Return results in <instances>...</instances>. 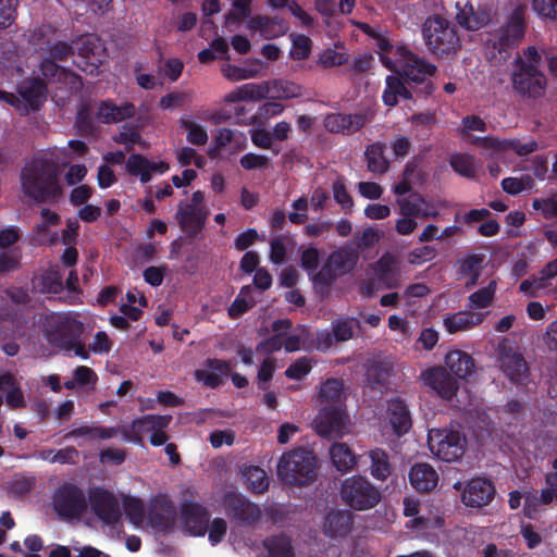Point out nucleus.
<instances>
[{"label":"nucleus","mask_w":557,"mask_h":557,"mask_svg":"<svg viewBox=\"0 0 557 557\" xmlns=\"http://www.w3.org/2000/svg\"><path fill=\"white\" fill-rule=\"evenodd\" d=\"M451 169L459 175L472 178L475 175L473 158L467 153H455L449 159Z\"/></svg>","instance_id":"obj_47"},{"label":"nucleus","mask_w":557,"mask_h":557,"mask_svg":"<svg viewBox=\"0 0 557 557\" xmlns=\"http://www.w3.org/2000/svg\"><path fill=\"white\" fill-rule=\"evenodd\" d=\"M369 458L371 476L376 481H386L393 472L388 454L382 448H374L369 451Z\"/></svg>","instance_id":"obj_33"},{"label":"nucleus","mask_w":557,"mask_h":557,"mask_svg":"<svg viewBox=\"0 0 557 557\" xmlns=\"http://www.w3.org/2000/svg\"><path fill=\"white\" fill-rule=\"evenodd\" d=\"M354 517L348 510H336L325 517V534L331 537L347 536L352 528Z\"/></svg>","instance_id":"obj_28"},{"label":"nucleus","mask_w":557,"mask_h":557,"mask_svg":"<svg viewBox=\"0 0 557 557\" xmlns=\"http://www.w3.org/2000/svg\"><path fill=\"white\" fill-rule=\"evenodd\" d=\"M252 0H233L231 10L225 14V25H238L251 16Z\"/></svg>","instance_id":"obj_40"},{"label":"nucleus","mask_w":557,"mask_h":557,"mask_svg":"<svg viewBox=\"0 0 557 557\" xmlns=\"http://www.w3.org/2000/svg\"><path fill=\"white\" fill-rule=\"evenodd\" d=\"M208 213L207 209H194L193 206H187V202L181 201L175 219L186 236L194 239L205 227Z\"/></svg>","instance_id":"obj_18"},{"label":"nucleus","mask_w":557,"mask_h":557,"mask_svg":"<svg viewBox=\"0 0 557 557\" xmlns=\"http://www.w3.org/2000/svg\"><path fill=\"white\" fill-rule=\"evenodd\" d=\"M247 28L258 30L265 39H274L286 34L288 27L285 22L277 17H269L265 15H255L247 23Z\"/></svg>","instance_id":"obj_26"},{"label":"nucleus","mask_w":557,"mask_h":557,"mask_svg":"<svg viewBox=\"0 0 557 557\" xmlns=\"http://www.w3.org/2000/svg\"><path fill=\"white\" fill-rule=\"evenodd\" d=\"M75 125L82 134H91L94 132L95 126L91 117V108L88 103L81 106L76 115Z\"/></svg>","instance_id":"obj_59"},{"label":"nucleus","mask_w":557,"mask_h":557,"mask_svg":"<svg viewBox=\"0 0 557 557\" xmlns=\"http://www.w3.org/2000/svg\"><path fill=\"white\" fill-rule=\"evenodd\" d=\"M277 475L285 484H310L317 478V459L310 450L293 449L282 455L277 465Z\"/></svg>","instance_id":"obj_6"},{"label":"nucleus","mask_w":557,"mask_h":557,"mask_svg":"<svg viewBox=\"0 0 557 557\" xmlns=\"http://www.w3.org/2000/svg\"><path fill=\"white\" fill-rule=\"evenodd\" d=\"M343 388L344 384L341 380L334 377L327 379L320 386L319 399L325 403H338Z\"/></svg>","instance_id":"obj_45"},{"label":"nucleus","mask_w":557,"mask_h":557,"mask_svg":"<svg viewBox=\"0 0 557 557\" xmlns=\"http://www.w3.org/2000/svg\"><path fill=\"white\" fill-rule=\"evenodd\" d=\"M74 51L77 50L78 55L84 59H89L90 55L96 53V49L98 48L96 44V38L92 36H82L77 40H73Z\"/></svg>","instance_id":"obj_64"},{"label":"nucleus","mask_w":557,"mask_h":557,"mask_svg":"<svg viewBox=\"0 0 557 557\" xmlns=\"http://www.w3.org/2000/svg\"><path fill=\"white\" fill-rule=\"evenodd\" d=\"M126 172L132 176H139L140 182L146 184L151 181V173L163 174L169 171L170 165L164 161H150L140 153H132L125 164Z\"/></svg>","instance_id":"obj_21"},{"label":"nucleus","mask_w":557,"mask_h":557,"mask_svg":"<svg viewBox=\"0 0 557 557\" xmlns=\"http://www.w3.org/2000/svg\"><path fill=\"white\" fill-rule=\"evenodd\" d=\"M123 506L128 520L139 525L145 519V507L140 498L133 496H125L123 499Z\"/></svg>","instance_id":"obj_49"},{"label":"nucleus","mask_w":557,"mask_h":557,"mask_svg":"<svg viewBox=\"0 0 557 557\" xmlns=\"http://www.w3.org/2000/svg\"><path fill=\"white\" fill-rule=\"evenodd\" d=\"M422 36L429 52L437 58L453 55L461 47L456 26L438 14L424 21Z\"/></svg>","instance_id":"obj_5"},{"label":"nucleus","mask_w":557,"mask_h":557,"mask_svg":"<svg viewBox=\"0 0 557 557\" xmlns=\"http://www.w3.org/2000/svg\"><path fill=\"white\" fill-rule=\"evenodd\" d=\"M222 73L228 81L239 82L256 77L258 75V70L240 67L233 64H225L222 66Z\"/></svg>","instance_id":"obj_55"},{"label":"nucleus","mask_w":557,"mask_h":557,"mask_svg":"<svg viewBox=\"0 0 557 557\" xmlns=\"http://www.w3.org/2000/svg\"><path fill=\"white\" fill-rule=\"evenodd\" d=\"M486 257L484 253H466L456 261V272L459 278L465 275L482 273L485 267Z\"/></svg>","instance_id":"obj_38"},{"label":"nucleus","mask_w":557,"mask_h":557,"mask_svg":"<svg viewBox=\"0 0 557 557\" xmlns=\"http://www.w3.org/2000/svg\"><path fill=\"white\" fill-rule=\"evenodd\" d=\"M17 92L28 114L30 111H38L42 106L46 100L47 84L38 77L28 78L17 86Z\"/></svg>","instance_id":"obj_24"},{"label":"nucleus","mask_w":557,"mask_h":557,"mask_svg":"<svg viewBox=\"0 0 557 557\" xmlns=\"http://www.w3.org/2000/svg\"><path fill=\"white\" fill-rule=\"evenodd\" d=\"M446 367L458 379H467L474 371L473 358L462 350H451L445 357Z\"/></svg>","instance_id":"obj_29"},{"label":"nucleus","mask_w":557,"mask_h":557,"mask_svg":"<svg viewBox=\"0 0 557 557\" xmlns=\"http://www.w3.org/2000/svg\"><path fill=\"white\" fill-rule=\"evenodd\" d=\"M248 488L256 493L261 494L268 491L269 488V478L263 469L260 467L253 466L249 467L245 472Z\"/></svg>","instance_id":"obj_44"},{"label":"nucleus","mask_w":557,"mask_h":557,"mask_svg":"<svg viewBox=\"0 0 557 557\" xmlns=\"http://www.w3.org/2000/svg\"><path fill=\"white\" fill-rule=\"evenodd\" d=\"M359 323L355 319H339L332 323V332L336 342H346L354 336V329Z\"/></svg>","instance_id":"obj_50"},{"label":"nucleus","mask_w":557,"mask_h":557,"mask_svg":"<svg viewBox=\"0 0 557 557\" xmlns=\"http://www.w3.org/2000/svg\"><path fill=\"white\" fill-rule=\"evenodd\" d=\"M333 197L336 203L341 206L343 210H351L354 206L352 197L346 189V186L342 180H336L332 185Z\"/></svg>","instance_id":"obj_60"},{"label":"nucleus","mask_w":557,"mask_h":557,"mask_svg":"<svg viewBox=\"0 0 557 557\" xmlns=\"http://www.w3.org/2000/svg\"><path fill=\"white\" fill-rule=\"evenodd\" d=\"M496 362L503 374L513 384L525 385L530 368L520 348L509 341H503L497 347Z\"/></svg>","instance_id":"obj_10"},{"label":"nucleus","mask_w":557,"mask_h":557,"mask_svg":"<svg viewBox=\"0 0 557 557\" xmlns=\"http://www.w3.org/2000/svg\"><path fill=\"white\" fill-rule=\"evenodd\" d=\"M18 0H0V29L10 27L17 16Z\"/></svg>","instance_id":"obj_52"},{"label":"nucleus","mask_w":557,"mask_h":557,"mask_svg":"<svg viewBox=\"0 0 557 557\" xmlns=\"http://www.w3.org/2000/svg\"><path fill=\"white\" fill-rule=\"evenodd\" d=\"M151 431L150 423L146 420V416H143L133 420L131 425L122 428L121 434L125 441L141 444L144 435Z\"/></svg>","instance_id":"obj_41"},{"label":"nucleus","mask_w":557,"mask_h":557,"mask_svg":"<svg viewBox=\"0 0 557 557\" xmlns=\"http://www.w3.org/2000/svg\"><path fill=\"white\" fill-rule=\"evenodd\" d=\"M548 278L545 275L541 274L539 277H531L521 282L519 289L521 293L530 296L536 297L537 292L545 289L547 287Z\"/></svg>","instance_id":"obj_63"},{"label":"nucleus","mask_w":557,"mask_h":557,"mask_svg":"<svg viewBox=\"0 0 557 557\" xmlns=\"http://www.w3.org/2000/svg\"><path fill=\"white\" fill-rule=\"evenodd\" d=\"M389 376L388 367L381 361H373L366 372V381L372 388H381L387 384Z\"/></svg>","instance_id":"obj_42"},{"label":"nucleus","mask_w":557,"mask_h":557,"mask_svg":"<svg viewBox=\"0 0 557 557\" xmlns=\"http://www.w3.org/2000/svg\"><path fill=\"white\" fill-rule=\"evenodd\" d=\"M32 289L36 294L59 295L64 289L63 274L58 264L51 265L32 280Z\"/></svg>","instance_id":"obj_23"},{"label":"nucleus","mask_w":557,"mask_h":557,"mask_svg":"<svg viewBox=\"0 0 557 557\" xmlns=\"http://www.w3.org/2000/svg\"><path fill=\"white\" fill-rule=\"evenodd\" d=\"M409 482L416 491L428 493L436 487L438 474L431 465L419 462L411 467Z\"/></svg>","instance_id":"obj_25"},{"label":"nucleus","mask_w":557,"mask_h":557,"mask_svg":"<svg viewBox=\"0 0 557 557\" xmlns=\"http://www.w3.org/2000/svg\"><path fill=\"white\" fill-rule=\"evenodd\" d=\"M413 94L421 97L416 90L414 86H410L399 69L398 75H388L385 79V88L383 90L382 100L387 107H395L398 99L412 100ZM422 98H424L422 96Z\"/></svg>","instance_id":"obj_20"},{"label":"nucleus","mask_w":557,"mask_h":557,"mask_svg":"<svg viewBox=\"0 0 557 557\" xmlns=\"http://www.w3.org/2000/svg\"><path fill=\"white\" fill-rule=\"evenodd\" d=\"M83 332V323L70 313H52L46 318L45 337L55 347L62 348L81 338Z\"/></svg>","instance_id":"obj_11"},{"label":"nucleus","mask_w":557,"mask_h":557,"mask_svg":"<svg viewBox=\"0 0 557 557\" xmlns=\"http://www.w3.org/2000/svg\"><path fill=\"white\" fill-rule=\"evenodd\" d=\"M497 288V283L495 280L490 281V283L475 292H473L468 297V307L470 309H484L492 305L495 293Z\"/></svg>","instance_id":"obj_39"},{"label":"nucleus","mask_w":557,"mask_h":557,"mask_svg":"<svg viewBox=\"0 0 557 557\" xmlns=\"http://www.w3.org/2000/svg\"><path fill=\"white\" fill-rule=\"evenodd\" d=\"M458 12L456 14V20L458 24L469 30H478L484 25H486L491 15L488 12L484 10H474L473 5L469 2H466L463 7H460V3L457 2Z\"/></svg>","instance_id":"obj_27"},{"label":"nucleus","mask_w":557,"mask_h":557,"mask_svg":"<svg viewBox=\"0 0 557 557\" xmlns=\"http://www.w3.org/2000/svg\"><path fill=\"white\" fill-rule=\"evenodd\" d=\"M222 504L226 516L243 525H255L261 519L259 506L239 493H225Z\"/></svg>","instance_id":"obj_12"},{"label":"nucleus","mask_w":557,"mask_h":557,"mask_svg":"<svg viewBox=\"0 0 557 557\" xmlns=\"http://www.w3.org/2000/svg\"><path fill=\"white\" fill-rule=\"evenodd\" d=\"M227 531L226 521L223 518H214L209 522L208 527V540L212 546L220 544Z\"/></svg>","instance_id":"obj_61"},{"label":"nucleus","mask_w":557,"mask_h":557,"mask_svg":"<svg viewBox=\"0 0 557 557\" xmlns=\"http://www.w3.org/2000/svg\"><path fill=\"white\" fill-rule=\"evenodd\" d=\"M542 54L535 46H529L512 62L510 81L513 90L527 98L536 99L544 96L547 78L540 69Z\"/></svg>","instance_id":"obj_3"},{"label":"nucleus","mask_w":557,"mask_h":557,"mask_svg":"<svg viewBox=\"0 0 557 557\" xmlns=\"http://www.w3.org/2000/svg\"><path fill=\"white\" fill-rule=\"evenodd\" d=\"M41 75L48 79L49 82H66L70 79L72 85L76 83H81V76L73 73L72 71L60 66L54 60L51 58H45L39 66Z\"/></svg>","instance_id":"obj_31"},{"label":"nucleus","mask_w":557,"mask_h":557,"mask_svg":"<svg viewBox=\"0 0 557 557\" xmlns=\"http://www.w3.org/2000/svg\"><path fill=\"white\" fill-rule=\"evenodd\" d=\"M425 386L434 389L438 396L450 400L458 391V382L444 368H430L421 373Z\"/></svg>","instance_id":"obj_19"},{"label":"nucleus","mask_w":557,"mask_h":557,"mask_svg":"<svg viewBox=\"0 0 557 557\" xmlns=\"http://www.w3.org/2000/svg\"><path fill=\"white\" fill-rule=\"evenodd\" d=\"M388 422L394 434L403 436L412 426L411 413L408 404L400 397H393L387 401Z\"/></svg>","instance_id":"obj_22"},{"label":"nucleus","mask_w":557,"mask_h":557,"mask_svg":"<svg viewBox=\"0 0 557 557\" xmlns=\"http://www.w3.org/2000/svg\"><path fill=\"white\" fill-rule=\"evenodd\" d=\"M88 503L94 513L106 524H114L121 518L117 497L109 490L95 486L88 490Z\"/></svg>","instance_id":"obj_14"},{"label":"nucleus","mask_w":557,"mask_h":557,"mask_svg":"<svg viewBox=\"0 0 557 557\" xmlns=\"http://www.w3.org/2000/svg\"><path fill=\"white\" fill-rule=\"evenodd\" d=\"M276 370L275 359L265 358L258 370V388L261 391H267L270 386V382L273 379V375Z\"/></svg>","instance_id":"obj_54"},{"label":"nucleus","mask_w":557,"mask_h":557,"mask_svg":"<svg viewBox=\"0 0 557 557\" xmlns=\"http://www.w3.org/2000/svg\"><path fill=\"white\" fill-rule=\"evenodd\" d=\"M312 369L311 360L307 357L298 358L285 370L287 379L300 381L306 377Z\"/></svg>","instance_id":"obj_53"},{"label":"nucleus","mask_w":557,"mask_h":557,"mask_svg":"<svg viewBox=\"0 0 557 557\" xmlns=\"http://www.w3.org/2000/svg\"><path fill=\"white\" fill-rule=\"evenodd\" d=\"M181 522L189 535L205 536L210 522V512L198 502L183 499L181 502Z\"/></svg>","instance_id":"obj_15"},{"label":"nucleus","mask_w":557,"mask_h":557,"mask_svg":"<svg viewBox=\"0 0 557 557\" xmlns=\"http://www.w3.org/2000/svg\"><path fill=\"white\" fill-rule=\"evenodd\" d=\"M357 260V255L350 248L342 247L332 251L326 262L336 271L337 275L343 276L355 268Z\"/></svg>","instance_id":"obj_34"},{"label":"nucleus","mask_w":557,"mask_h":557,"mask_svg":"<svg viewBox=\"0 0 557 557\" xmlns=\"http://www.w3.org/2000/svg\"><path fill=\"white\" fill-rule=\"evenodd\" d=\"M380 49V59L384 66L391 71L401 69L410 86L423 96L429 97L435 90L434 83L430 79L435 75L437 67L435 64L418 55L405 45H393L388 39L381 37L377 40Z\"/></svg>","instance_id":"obj_1"},{"label":"nucleus","mask_w":557,"mask_h":557,"mask_svg":"<svg viewBox=\"0 0 557 557\" xmlns=\"http://www.w3.org/2000/svg\"><path fill=\"white\" fill-rule=\"evenodd\" d=\"M270 83L271 94L274 99H293L301 96V87L288 81L274 79Z\"/></svg>","instance_id":"obj_43"},{"label":"nucleus","mask_w":557,"mask_h":557,"mask_svg":"<svg viewBox=\"0 0 557 557\" xmlns=\"http://www.w3.org/2000/svg\"><path fill=\"white\" fill-rule=\"evenodd\" d=\"M525 9L521 5L513 9L507 23L491 33L486 40V50L491 60L505 62L524 38Z\"/></svg>","instance_id":"obj_4"},{"label":"nucleus","mask_w":557,"mask_h":557,"mask_svg":"<svg viewBox=\"0 0 557 557\" xmlns=\"http://www.w3.org/2000/svg\"><path fill=\"white\" fill-rule=\"evenodd\" d=\"M178 122L180 126L187 131L186 139L188 143L196 146H203L207 144L208 134L202 126L186 119L185 116L181 117Z\"/></svg>","instance_id":"obj_46"},{"label":"nucleus","mask_w":557,"mask_h":557,"mask_svg":"<svg viewBox=\"0 0 557 557\" xmlns=\"http://www.w3.org/2000/svg\"><path fill=\"white\" fill-rule=\"evenodd\" d=\"M496 494L492 481L484 478L471 479L461 493V502L466 507L483 508L491 504Z\"/></svg>","instance_id":"obj_17"},{"label":"nucleus","mask_w":557,"mask_h":557,"mask_svg":"<svg viewBox=\"0 0 557 557\" xmlns=\"http://www.w3.org/2000/svg\"><path fill=\"white\" fill-rule=\"evenodd\" d=\"M339 495L345 505L356 511H367L376 507L382 493L367 476L355 474L346 478L341 485Z\"/></svg>","instance_id":"obj_7"},{"label":"nucleus","mask_w":557,"mask_h":557,"mask_svg":"<svg viewBox=\"0 0 557 557\" xmlns=\"http://www.w3.org/2000/svg\"><path fill=\"white\" fill-rule=\"evenodd\" d=\"M47 51L49 55L47 58H51L55 62L64 61L67 57L74 53V45L72 42H66L62 40H58L54 42H48Z\"/></svg>","instance_id":"obj_56"},{"label":"nucleus","mask_w":557,"mask_h":557,"mask_svg":"<svg viewBox=\"0 0 557 557\" xmlns=\"http://www.w3.org/2000/svg\"><path fill=\"white\" fill-rule=\"evenodd\" d=\"M320 252L317 247L305 248L300 253V267L308 273L309 277L318 269Z\"/></svg>","instance_id":"obj_58"},{"label":"nucleus","mask_w":557,"mask_h":557,"mask_svg":"<svg viewBox=\"0 0 557 557\" xmlns=\"http://www.w3.org/2000/svg\"><path fill=\"white\" fill-rule=\"evenodd\" d=\"M52 507L62 521L79 519L88 508V499L84 490L72 481L60 484L52 494Z\"/></svg>","instance_id":"obj_8"},{"label":"nucleus","mask_w":557,"mask_h":557,"mask_svg":"<svg viewBox=\"0 0 557 557\" xmlns=\"http://www.w3.org/2000/svg\"><path fill=\"white\" fill-rule=\"evenodd\" d=\"M176 507L174 503L163 494L154 496L147 509V524L152 529L170 533L175 527Z\"/></svg>","instance_id":"obj_13"},{"label":"nucleus","mask_w":557,"mask_h":557,"mask_svg":"<svg viewBox=\"0 0 557 557\" xmlns=\"http://www.w3.org/2000/svg\"><path fill=\"white\" fill-rule=\"evenodd\" d=\"M386 146L382 143L369 145L364 151L368 170L375 174H383L389 169V161L385 157Z\"/></svg>","instance_id":"obj_36"},{"label":"nucleus","mask_w":557,"mask_h":557,"mask_svg":"<svg viewBox=\"0 0 557 557\" xmlns=\"http://www.w3.org/2000/svg\"><path fill=\"white\" fill-rule=\"evenodd\" d=\"M341 277L336 271L325 261L319 271H314L310 276V281L313 286L314 293L321 298H327L331 293V288Z\"/></svg>","instance_id":"obj_30"},{"label":"nucleus","mask_w":557,"mask_h":557,"mask_svg":"<svg viewBox=\"0 0 557 557\" xmlns=\"http://www.w3.org/2000/svg\"><path fill=\"white\" fill-rule=\"evenodd\" d=\"M270 557H295L292 540L284 533L270 535L262 541Z\"/></svg>","instance_id":"obj_35"},{"label":"nucleus","mask_w":557,"mask_h":557,"mask_svg":"<svg viewBox=\"0 0 557 557\" xmlns=\"http://www.w3.org/2000/svg\"><path fill=\"white\" fill-rule=\"evenodd\" d=\"M347 416L342 406H325L315 419L317 433L322 437L343 436Z\"/></svg>","instance_id":"obj_16"},{"label":"nucleus","mask_w":557,"mask_h":557,"mask_svg":"<svg viewBox=\"0 0 557 557\" xmlns=\"http://www.w3.org/2000/svg\"><path fill=\"white\" fill-rule=\"evenodd\" d=\"M334 467L342 472L351 470L357 463V457L345 443H334L330 449Z\"/></svg>","instance_id":"obj_37"},{"label":"nucleus","mask_w":557,"mask_h":557,"mask_svg":"<svg viewBox=\"0 0 557 557\" xmlns=\"http://www.w3.org/2000/svg\"><path fill=\"white\" fill-rule=\"evenodd\" d=\"M484 314L472 311H459L444 320V325L448 333L454 334L460 331L471 329L480 323L484 319Z\"/></svg>","instance_id":"obj_32"},{"label":"nucleus","mask_w":557,"mask_h":557,"mask_svg":"<svg viewBox=\"0 0 557 557\" xmlns=\"http://www.w3.org/2000/svg\"><path fill=\"white\" fill-rule=\"evenodd\" d=\"M437 256L435 247L424 245L412 249L408 253V262L412 265H421L424 262L432 261Z\"/></svg>","instance_id":"obj_57"},{"label":"nucleus","mask_w":557,"mask_h":557,"mask_svg":"<svg viewBox=\"0 0 557 557\" xmlns=\"http://www.w3.org/2000/svg\"><path fill=\"white\" fill-rule=\"evenodd\" d=\"M60 175L61 169L54 160L35 156L20 171L21 190L37 203L57 202L64 193Z\"/></svg>","instance_id":"obj_2"},{"label":"nucleus","mask_w":557,"mask_h":557,"mask_svg":"<svg viewBox=\"0 0 557 557\" xmlns=\"http://www.w3.org/2000/svg\"><path fill=\"white\" fill-rule=\"evenodd\" d=\"M428 444L431 451L445 462L460 459L467 447L466 436L458 430L433 429L429 432Z\"/></svg>","instance_id":"obj_9"},{"label":"nucleus","mask_w":557,"mask_h":557,"mask_svg":"<svg viewBox=\"0 0 557 557\" xmlns=\"http://www.w3.org/2000/svg\"><path fill=\"white\" fill-rule=\"evenodd\" d=\"M532 9L541 17L557 21V0H532Z\"/></svg>","instance_id":"obj_62"},{"label":"nucleus","mask_w":557,"mask_h":557,"mask_svg":"<svg viewBox=\"0 0 557 557\" xmlns=\"http://www.w3.org/2000/svg\"><path fill=\"white\" fill-rule=\"evenodd\" d=\"M239 88L244 101H258L268 98L271 94L269 82H262L259 84L247 83L239 86Z\"/></svg>","instance_id":"obj_48"},{"label":"nucleus","mask_w":557,"mask_h":557,"mask_svg":"<svg viewBox=\"0 0 557 557\" xmlns=\"http://www.w3.org/2000/svg\"><path fill=\"white\" fill-rule=\"evenodd\" d=\"M348 59L349 57L347 53L337 52L334 49L327 48L320 53L318 64L322 69H330L346 64Z\"/></svg>","instance_id":"obj_51"}]
</instances>
